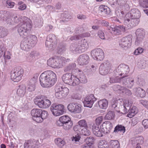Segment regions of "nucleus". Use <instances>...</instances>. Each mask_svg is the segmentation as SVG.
Listing matches in <instances>:
<instances>
[{"label":"nucleus","instance_id":"obj_16","mask_svg":"<svg viewBox=\"0 0 148 148\" xmlns=\"http://www.w3.org/2000/svg\"><path fill=\"white\" fill-rule=\"evenodd\" d=\"M41 111V110L39 109H34L31 111L33 119L37 123H41L42 120L40 117Z\"/></svg>","mask_w":148,"mask_h":148},{"label":"nucleus","instance_id":"obj_42","mask_svg":"<svg viewBox=\"0 0 148 148\" xmlns=\"http://www.w3.org/2000/svg\"><path fill=\"white\" fill-rule=\"evenodd\" d=\"M8 34V31L6 29L2 27H0V38L6 36Z\"/></svg>","mask_w":148,"mask_h":148},{"label":"nucleus","instance_id":"obj_62","mask_svg":"<svg viewBox=\"0 0 148 148\" xmlns=\"http://www.w3.org/2000/svg\"><path fill=\"white\" fill-rule=\"evenodd\" d=\"M35 85L33 84H29L27 90L29 92H32L34 91L35 89Z\"/></svg>","mask_w":148,"mask_h":148},{"label":"nucleus","instance_id":"obj_14","mask_svg":"<svg viewBox=\"0 0 148 148\" xmlns=\"http://www.w3.org/2000/svg\"><path fill=\"white\" fill-rule=\"evenodd\" d=\"M136 34L137 36L136 40L135 41V44L138 45L142 43L145 38V32L143 29H137L136 32Z\"/></svg>","mask_w":148,"mask_h":148},{"label":"nucleus","instance_id":"obj_44","mask_svg":"<svg viewBox=\"0 0 148 148\" xmlns=\"http://www.w3.org/2000/svg\"><path fill=\"white\" fill-rule=\"evenodd\" d=\"M110 145L112 148H119L120 147L119 143L117 140H111L110 142Z\"/></svg>","mask_w":148,"mask_h":148},{"label":"nucleus","instance_id":"obj_31","mask_svg":"<svg viewBox=\"0 0 148 148\" xmlns=\"http://www.w3.org/2000/svg\"><path fill=\"white\" fill-rule=\"evenodd\" d=\"M76 67L75 64L72 63L65 66L64 68V71L65 72H70L75 69Z\"/></svg>","mask_w":148,"mask_h":148},{"label":"nucleus","instance_id":"obj_64","mask_svg":"<svg viewBox=\"0 0 148 148\" xmlns=\"http://www.w3.org/2000/svg\"><path fill=\"white\" fill-rule=\"evenodd\" d=\"M142 124L145 129L148 128V119H145L143 120Z\"/></svg>","mask_w":148,"mask_h":148},{"label":"nucleus","instance_id":"obj_20","mask_svg":"<svg viewBox=\"0 0 148 148\" xmlns=\"http://www.w3.org/2000/svg\"><path fill=\"white\" fill-rule=\"evenodd\" d=\"M89 61V57L87 54H83L80 55L78 57L77 61L80 65H86L88 64Z\"/></svg>","mask_w":148,"mask_h":148},{"label":"nucleus","instance_id":"obj_12","mask_svg":"<svg viewBox=\"0 0 148 148\" xmlns=\"http://www.w3.org/2000/svg\"><path fill=\"white\" fill-rule=\"evenodd\" d=\"M69 110L72 113H79L82 110V106L78 103L72 102L69 104L67 106Z\"/></svg>","mask_w":148,"mask_h":148},{"label":"nucleus","instance_id":"obj_38","mask_svg":"<svg viewBox=\"0 0 148 148\" xmlns=\"http://www.w3.org/2000/svg\"><path fill=\"white\" fill-rule=\"evenodd\" d=\"M125 128L122 125H117L115 127L114 132H118L119 131L124 133L125 132Z\"/></svg>","mask_w":148,"mask_h":148},{"label":"nucleus","instance_id":"obj_17","mask_svg":"<svg viewBox=\"0 0 148 148\" xmlns=\"http://www.w3.org/2000/svg\"><path fill=\"white\" fill-rule=\"evenodd\" d=\"M127 75H123L122 77L121 83L126 87L128 88H131L134 84V79L130 77H125Z\"/></svg>","mask_w":148,"mask_h":148},{"label":"nucleus","instance_id":"obj_18","mask_svg":"<svg viewBox=\"0 0 148 148\" xmlns=\"http://www.w3.org/2000/svg\"><path fill=\"white\" fill-rule=\"evenodd\" d=\"M132 38L131 35H129L123 38L119 43L120 46L124 48L130 45L132 42Z\"/></svg>","mask_w":148,"mask_h":148},{"label":"nucleus","instance_id":"obj_56","mask_svg":"<svg viewBox=\"0 0 148 148\" xmlns=\"http://www.w3.org/2000/svg\"><path fill=\"white\" fill-rule=\"evenodd\" d=\"M143 49L142 48L139 47L136 49L134 52V54L136 55H139L143 52Z\"/></svg>","mask_w":148,"mask_h":148},{"label":"nucleus","instance_id":"obj_43","mask_svg":"<svg viewBox=\"0 0 148 148\" xmlns=\"http://www.w3.org/2000/svg\"><path fill=\"white\" fill-rule=\"evenodd\" d=\"M79 126L82 127H88L87 121L84 119H82L79 121L78 122Z\"/></svg>","mask_w":148,"mask_h":148},{"label":"nucleus","instance_id":"obj_8","mask_svg":"<svg viewBox=\"0 0 148 148\" xmlns=\"http://www.w3.org/2000/svg\"><path fill=\"white\" fill-rule=\"evenodd\" d=\"M64 106L62 104H53L51 107V110L55 116L62 115L64 112Z\"/></svg>","mask_w":148,"mask_h":148},{"label":"nucleus","instance_id":"obj_10","mask_svg":"<svg viewBox=\"0 0 148 148\" xmlns=\"http://www.w3.org/2000/svg\"><path fill=\"white\" fill-rule=\"evenodd\" d=\"M130 69L128 66L124 64L119 65L116 69L114 73L116 75H125L129 73Z\"/></svg>","mask_w":148,"mask_h":148},{"label":"nucleus","instance_id":"obj_7","mask_svg":"<svg viewBox=\"0 0 148 148\" xmlns=\"http://www.w3.org/2000/svg\"><path fill=\"white\" fill-rule=\"evenodd\" d=\"M35 104L38 106L42 108H48L51 104V102L48 99H42L40 96H37L34 99Z\"/></svg>","mask_w":148,"mask_h":148},{"label":"nucleus","instance_id":"obj_24","mask_svg":"<svg viewBox=\"0 0 148 148\" xmlns=\"http://www.w3.org/2000/svg\"><path fill=\"white\" fill-rule=\"evenodd\" d=\"M26 91V87L25 85L22 84L19 86V88L17 91V95L20 97L23 96Z\"/></svg>","mask_w":148,"mask_h":148},{"label":"nucleus","instance_id":"obj_22","mask_svg":"<svg viewBox=\"0 0 148 148\" xmlns=\"http://www.w3.org/2000/svg\"><path fill=\"white\" fill-rule=\"evenodd\" d=\"M72 75L71 73H66L62 76V80L65 83L70 85Z\"/></svg>","mask_w":148,"mask_h":148},{"label":"nucleus","instance_id":"obj_35","mask_svg":"<svg viewBox=\"0 0 148 148\" xmlns=\"http://www.w3.org/2000/svg\"><path fill=\"white\" fill-rule=\"evenodd\" d=\"M121 103L123 105V106H121V108H124L125 110L124 111V112H127V111L128 110H130V104H130H129V101H125V102H121Z\"/></svg>","mask_w":148,"mask_h":148},{"label":"nucleus","instance_id":"obj_11","mask_svg":"<svg viewBox=\"0 0 148 148\" xmlns=\"http://www.w3.org/2000/svg\"><path fill=\"white\" fill-rule=\"evenodd\" d=\"M91 55L94 60L98 61L102 60L104 58L103 52L100 48H97L92 50L91 51Z\"/></svg>","mask_w":148,"mask_h":148},{"label":"nucleus","instance_id":"obj_37","mask_svg":"<svg viewBox=\"0 0 148 148\" xmlns=\"http://www.w3.org/2000/svg\"><path fill=\"white\" fill-rule=\"evenodd\" d=\"M55 142L59 147H62L66 144L64 140L60 138H56L55 140Z\"/></svg>","mask_w":148,"mask_h":148},{"label":"nucleus","instance_id":"obj_1","mask_svg":"<svg viewBox=\"0 0 148 148\" xmlns=\"http://www.w3.org/2000/svg\"><path fill=\"white\" fill-rule=\"evenodd\" d=\"M39 80L42 87L45 88L51 87L57 81L56 75L51 71H45L41 74Z\"/></svg>","mask_w":148,"mask_h":148},{"label":"nucleus","instance_id":"obj_59","mask_svg":"<svg viewBox=\"0 0 148 148\" xmlns=\"http://www.w3.org/2000/svg\"><path fill=\"white\" fill-rule=\"evenodd\" d=\"M37 77L36 76H34L30 80L29 84L35 85L36 84L37 82Z\"/></svg>","mask_w":148,"mask_h":148},{"label":"nucleus","instance_id":"obj_55","mask_svg":"<svg viewBox=\"0 0 148 148\" xmlns=\"http://www.w3.org/2000/svg\"><path fill=\"white\" fill-rule=\"evenodd\" d=\"M140 103L145 108L148 110V101L146 100H141L140 101Z\"/></svg>","mask_w":148,"mask_h":148},{"label":"nucleus","instance_id":"obj_15","mask_svg":"<svg viewBox=\"0 0 148 148\" xmlns=\"http://www.w3.org/2000/svg\"><path fill=\"white\" fill-rule=\"evenodd\" d=\"M111 67V64L108 62H104L100 65L99 68V73L102 75L107 74L109 71Z\"/></svg>","mask_w":148,"mask_h":148},{"label":"nucleus","instance_id":"obj_63","mask_svg":"<svg viewBox=\"0 0 148 148\" xmlns=\"http://www.w3.org/2000/svg\"><path fill=\"white\" fill-rule=\"evenodd\" d=\"M136 140L138 144H142L144 142V138L143 137L141 136L138 137Z\"/></svg>","mask_w":148,"mask_h":148},{"label":"nucleus","instance_id":"obj_2","mask_svg":"<svg viewBox=\"0 0 148 148\" xmlns=\"http://www.w3.org/2000/svg\"><path fill=\"white\" fill-rule=\"evenodd\" d=\"M70 61V59H66L64 57L55 56L50 58L47 61V64L49 66L54 68H60Z\"/></svg>","mask_w":148,"mask_h":148},{"label":"nucleus","instance_id":"obj_39","mask_svg":"<svg viewBox=\"0 0 148 148\" xmlns=\"http://www.w3.org/2000/svg\"><path fill=\"white\" fill-rule=\"evenodd\" d=\"M115 114L114 112L112 111H109L106 114L105 117L106 119L110 120L113 119L114 117Z\"/></svg>","mask_w":148,"mask_h":148},{"label":"nucleus","instance_id":"obj_19","mask_svg":"<svg viewBox=\"0 0 148 148\" xmlns=\"http://www.w3.org/2000/svg\"><path fill=\"white\" fill-rule=\"evenodd\" d=\"M140 17V11L137 9H133L131 10L130 13L126 14L125 17L139 18Z\"/></svg>","mask_w":148,"mask_h":148},{"label":"nucleus","instance_id":"obj_5","mask_svg":"<svg viewBox=\"0 0 148 148\" xmlns=\"http://www.w3.org/2000/svg\"><path fill=\"white\" fill-rule=\"evenodd\" d=\"M56 123L58 126H62V128L65 130H70L73 125V122L71 118L67 115L60 117L59 120L56 121Z\"/></svg>","mask_w":148,"mask_h":148},{"label":"nucleus","instance_id":"obj_29","mask_svg":"<svg viewBox=\"0 0 148 148\" xmlns=\"http://www.w3.org/2000/svg\"><path fill=\"white\" fill-rule=\"evenodd\" d=\"M18 74L16 73L14 70L11 71V77L12 80L15 82H18L21 79V77L19 76Z\"/></svg>","mask_w":148,"mask_h":148},{"label":"nucleus","instance_id":"obj_50","mask_svg":"<svg viewBox=\"0 0 148 148\" xmlns=\"http://www.w3.org/2000/svg\"><path fill=\"white\" fill-rule=\"evenodd\" d=\"M40 113H41L40 114V117L42 120L41 121L42 122L43 121V119H46L47 117L48 113L47 111L45 110L42 111V110Z\"/></svg>","mask_w":148,"mask_h":148},{"label":"nucleus","instance_id":"obj_48","mask_svg":"<svg viewBox=\"0 0 148 148\" xmlns=\"http://www.w3.org/2000/svg\"><path fill=\"white\" fill-rule=\"evenodd\" d=\"M83 37V35L82 34H79L71 36L69 39L71 40H79Z\"/></svg>","mask_w":148,"mask_h":148},{"label":"nucleus","instance_id":"obj_33","mask_svg":"<svg viewBox=\"0 0 148 148\" xmlns=\"http://www.w3.org/2000/svg\"><path fill=\"white\" fill-rule=\"evenodd\" d=\"M127 112H128L127 114L128 117L130 118L133 117L137 113L136 107H132V108H130V110H128Z\"/></svg>","mask_w":148,"mask_h":148},{"label":"nucleus","instance_id":"obj_36","mask_svg":"<svg viewBox=\"0 0 148 148\" xmlns=\"http://www.w3.org/2000/svg\"><path fill=\"white\" fill-rule=\"evenodd\" d=\"M55 91L56 92L55 96L58 99H61L65 97L63 95L62 93V92H61L60 90L59 89L58 86L56 87Z\"/></svg>","mask_w":148,"mask_h":148},{"label":"nucleus","instance_id":"obj_52","mask_svg":"<svg viewBox=\"0 0 148 148\" xmlns=\"http://www.w3.org/2000/svg\"><path fill=\"white\" fill-rule=\"evenodd\" d=\"M32 142L30 141H28L27 142L25 143L24 145V148H33L35 147L33 145Z\"/></svg>","mask_w":148,"mask_h":148},{"label":"nucleus","instance_id":"obj_27","mask_svg":"<svg viewBox=\"0 0 148 148\" xmlns=\"http://www.w3.org/2000/svg\"><path fill=\"white\" fill-rule=\"evenodd\" d=\"M109 31L112 34L114 35H119L121 33V30L118 26H116L114 27L109 26L107 28Z\"/></svg>","mask_w":148,"mask_h":148},{"label":"nucleus","instance_id":"obj_51","mask_svg":"<svg viewBox=\"0 0 148 148\" xmlns=\"http://www.w3.org/2000/svg\"><path fill=\"white\" fill-rule=\"evenodd\" d=\"M139 65L141 69H144L147 66L146 61L143 59L141 60L139 62Z\"/></svg>","mask_w":148,"mask_h":148},{"label":"nucleus","instance_id":"obj_45","mask_svg":"<svg viewBox=\"0 0 148 148\" xmlns=\"http://www.w3.org/2000/svg\"><path fill=\"white\" fill-rule=\"evenodd\" d=\"M16 72V73L18 74V75L21 77V78L23 76L24 73V70L21 67L16 68L14 69Z\"/></svg>","mask_w":148,"mask_h":148},{"label":"nucleus","instance_id":"obj_41","mask_svg":"<svg viewBox=\"0 0 148 148\" xmlns=\"http://www.w3.org/2000/svg\"><path fill=\"white\" fill-rule=\"evenodd\" d=\"M59 89L62 93L63 95L65 97L68 95L69 92V89L67 87H64L63 88L62 86H58Z\"/></svg>","mask_w":148,"mask_h":148},{"label":"nucleus","instance_id":"obj_61","mask_svg":"<svg viewBox=\"0 0 148 148\" xmlns=\"http://www.w3.org/2000/svg\"><path fill=\"white\" fill-rule=\"evenodd\" d=\"M107 128L106 127H104L102 126V125L101 126V132L102 133H103L104 134H107L110 132V130Z\"/></svg>","mask_w":148,"mask_h":148},{"label":"nucleus","instance_id":"obj_58","mask_svg":"<svg viewBox=\"0 0 148 148\" xmlns=\"http://www.w3.org/2000/svg\"><path fill=\"white\" fill-rule=\"evenodd\" d=\"M6 51V48L5 46L3 44L0 45V53L1 54V56H2L4 53H5Z\"/></svg>","mask_w":148,"mask_h":148},{"label":"nucleus","instance_id":"obj_34","mask_svg":"<svg viewBox=\"0 0 148 148\" xmlns=\"http://www.w3.org/2000/svg\"><path fill=\"white\" fill-rule=\"evenodd\" d=\"M9 12L5 11H0V19L3 21L5 20L9 16Z\"/></svg>","mask_w":148,"mask_h":148},{"label":"nucleus","instance_id":"obj_32","mask_svg":"<svg viewBox=\"0 0 148 148\" xmlns=\"http://www.w3.org/2000/svg\"><path fill=\"white\" fill-rule=\"evenodd\" d=\"M114 77H111L110 79V83H115L117 82H121L122 79H123V77H119V75H116Z\"/></svg>","mask_w":148,"mask_h":148},{"label":"nucleus","instance_id":"obj_30","mask_svg":"<svg viewBox=\"0 0 148 148\" xmlns=\"http://www.w3.org/2000/svg\"><path fill=\"white\" fill-rule=\"evenodd\" d=\"M79 81L78 77H77L76 76L73 75L70 85L74 86H76L79 84Z\"/></svg>","mask_w":148,"mask_h":148},{"label":"nucleus","instance_id":"obj_53","mask_svg":"<svg viewBox=\"0 0 148 148\" xmlns=\"http://www.w3.org/2000/svg\"><path fill=\"white\" fill-rule=\"evenodd\" d=\"M121 101L120 100H116L115 101L114 100L112 101V107L113 109H114L116 106H120V102Z\"/></svg>","mask_w":148,"mask_h":148},{"label":"nucleus","instance_id":"obj_4","mask_svg":"<svg viewBox=\"0 0 148 148\" xmlns=\"http://www.w3.org/2000/svg\"><path fill=\"white\" fill-rule=\"evenodd\" d=\"M31 22L30 20L27 18L19 25L17 31L21 37L24 38L27 37L28 32L32 27Z\"/></svg>","mask_w":148,"mask_h":148},{"label":"nucleus","instance_id":"obj_46","mask_svg":"<svg viewBox=\"0 0 148 148\" xmlns=\"http://www.w3.org/2000/svg\"><path fill=\"white\" fill-rule=\"evenodd\" d=\"M102 126L110 130L112 127V124L110 121H106L103 123Z\"/></svg>","mask_w":148,"mask_h":148},{"label":"nucleus","instance_id":"obj_6","mask_svg":"<svg viewBox=\"0 0 148 148\" xmlns=\"http://www.w3.org/2000/svg\"><path fill=\"white\" fill-rule=\"evenodd\" d=\"M58 40L57 37L54 34L49 35L45 42L46 46L51 50H53L57 47Z\"/></svg>","mask_w":148,"mask_h":148},{"label":"nucleus","instance_id":"obj_49","mask_svg":"<svg viewBox=\"0 0 148 148\" xmlns=\"http://www.w3.org/2000/svg\"><path fill=\"white\" fill-rule=\"evenodd\" d=\"M88 127L83 128L81 130V134L84 136H88L90 135V132L88 129Z\"/></svg>","mask_w":148,"mask_h":148},{"label":"nucleus","instance_id":"obj_28","mask_svg":"<svg viewBox=\"0 0 148 148\" xmlns=\"http://www.w3.org/2000/svg\"><path fill=\"white\" fill-rule=\"evenodd\" d=\"M98 103L100 108L106 109L108 106V102L106 99H104L98 101Z\"/></svg>","mask_w":148,"mask_h":148},{"label":"nucleus","instance_id":"obj_13","mask_svg":"<svg viewBox=\"0 0 148 148\" xmlns=\"http://www.w3.org/2000/svg\"><path fill=\"white\" fill-rule=\"evenodd\" d=\"M97 99L94 95L91 94L85 97L83 99V103L84 107L91 108Z\"/></svg>","mask_w":148,"mask_h":148},{"label":"nucleus","instance_id":"obj_25","mask_svg":"<svg viewBox=\"0 0 148 148\" xmlns=\"http://www.w3.org/2000/svg\"><path fill=\"white\" fill-rule=\"evenodd\" d=\"M26 40L28 41V43L33 47L34 46L36 43L37 38L35 35H30Z\"/></svg>","mask_w":148,"mask_h":148},{"label":"nucleus","instance_id":"obj_23","mask_svg":"<svg viewBox=\"0 0 148 148\" xmlns=\"http://www.w3.org/2000/svg\"><path fill=\"white\" fill-rule=\"evenodd\" d=\"M92 127L93 133L95 135L98 137H101L103 136L102 133L98 126L93 125Z\"/></svg>","mask_w":148,"mask_h":148},{"label":"nucleus","instance_id":"obj_60","mask_svg":"<svg viewBox=\"0 0 148 148\" xmlns=\"http://www.w3.org/2000/svg\"><path fill=\"white\" fill-rule=\"evenodd\" d=\"M79 78L80 80V82L85 83L87 82V79L85 76L84 75H81Z\"/></svg>","mask_w":148,"mask_h":148},{"label":"nucleus","instance_id":"obj_57","mask_svg":"<svg viewBox=\"0 0 148 148\" xmlns=\"http://www.w3.org/2000/svg\"><path fill=\"white\" fill-rule=\"evenodd\" d=\"M103 119V117L102 116L96 118L95 120L96 123V125H95L97 126H98L102 122Z\"/></svg>","mask_w":148,"mask_h":148},{"label":"nucleus","instance_id":"obj_9","mask_svg":"<svg viewBox=\"0 0 148 148\" xmlns=\"http://www.w3.org/2000/svg\"><path fill=\"white\" fill-rule=\"evenodd\" d=\"M139 22V18L125 17L123 23L125 25L127 26V29H130L137 25Z\"/></svg>","mask_w":148,"mask_h":148},{"label":"nucleus","instance_id":"obj_26","mask_svg":"<svg viewBox=\"0 0 148 148\" xmlns=\"http://www.w3.org/2000/svg\"><path fill=\"white\" fill-rule=\"evenodd\" d=\"M134 90L136 94H137L141 97H144L146 95V92L145 90L140 87H138L134 88Z\"/></svg>","mask_w":148,"mask_h":148},{"label":"nucleus","instance_id":"obj_21","mask_svg":"<svg viewBox=\"0 0 148 148\" xmlns=\"http://www.w3.org/2000/svg\"><path fill=\"white\" fill-rule=\"evenodd\" d=\"M21 49L24 51H28L30 49L32 46L28 43V41L26 39L21 41L20 44Z\"/></svg>","mask_w":148,"mask_h":148},{"label":"nucleus","instance_id":"obj_3","mask_svg":"<svg viewBox=\"0 0 148 148\" xmlns=\"http://www.w3.org/2000/svg\"><path fill=\"white\" fill-rule=\"evenodd\" d=\"M88 44L85 39L80 41L71 45L70 50L74 53H81L85 51L87 49Z\"/></svg>","mask_w":148,"mask_h":148},{"label":"nucleus","instance_id":"obj_54","mask_svg":"<svg viewBox=\"0 0 148 148\" xmlns=\"http://www.w3.org/2000/svg\"><path fill=\"white\" fill-rule=\"evenodd\" d=\"M15 4L14 2L12 1H11L8 0L6 1V6L8 8H12L14 6Z\"/></svg>","mask_w":148,"mask_h":148},{"label":"nucleus","instance_id":"obj_40","mask_svg":"<svg viewBox=\"0 0 148 148\" xmlns=\"http://www.w3.org/2000/svg\"><path fill=\"white\" fill-rule=\"evenodd\" d=\"M99 11L103 14H108L110 12L109 9L106 6H103L100 7Z\"/></svg>","mask_w":148,"mask_h":148},{"label":"nucleus","instance_id":"obj_47","mask_svg":"<svg viewBox=\"0 0 148 148\" xmlns=\"http://www.w3.org/2000/svg\"><path fill=\"white\" fill-rule=\"evenodd\" d=\"M139 4L144 8H148V0H140Z\"/></svg>","mask_w":148,"mask_h":148}]
</instances>
